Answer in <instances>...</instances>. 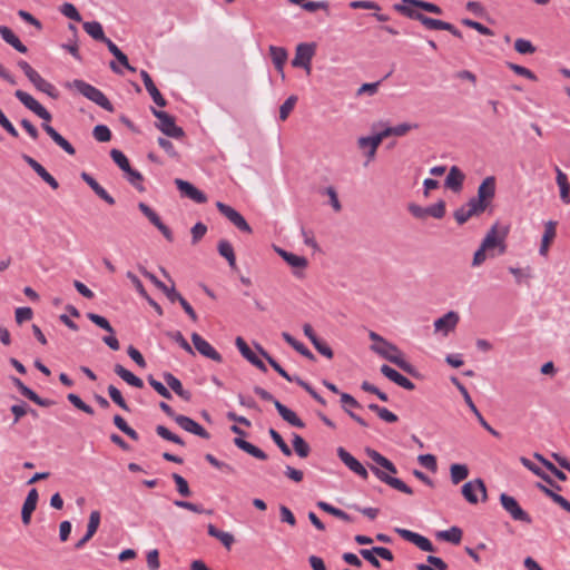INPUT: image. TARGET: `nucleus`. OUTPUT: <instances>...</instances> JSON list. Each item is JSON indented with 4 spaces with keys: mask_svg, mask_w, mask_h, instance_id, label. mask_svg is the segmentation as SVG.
Returning a JSON list of instances; mask_svg holds the SVG:
<instances>
[{
    "mask_svg": "<svg viewBox=\"0 0 570 570\" xmlns=\"http://www.w3.org/2000/svg\"><path fill=\"white\" fill-rule=\"evenodd\" d=\"M175 185L178 188V190L183 194V196L194 200L195 203L205 204L207 202V196L189 181L176 178Z\"/></svg>",
    "mask_w": 570,
    "mask_h": 570,
    "instance_id": "18",
    "label": "nucleus"
},
{
    "mask_svg": "<svg viewBox=\"0 0 570 570\" xmlns=\"http://www.w3.org/2000/svg\"><path fill=\"white\" fill-rule=\"evenodd\" d=\"M156 433L167 440V441H170L173 443H176L178 445H185V442L183 441V439L180 436H178L177 434L170 432L166 426L164 425H157L156 426Z\"/></svg>",
    "mask_w": 570,
    "mask_h": 570,
    "instance_id": "58",
    "label": "nucleus"
},
{
    "mask_svg": "<svg viewBox=\"0 0 570 570\" xmlns=\"http://www.w3.org/2000/svg\"><path fill=\"white\" fill-rule=\"evenodd\" d=\"M230 431L238 435L237 438L234 439V444L238 449L243 450L247 454H249L258 460H262V461L267 460V454L263 450H261L259 448L255 446L254 444H252L243 439V436L246 435V432L244 430H242L237 425H232Z\"/></svg>",
    "mask_w": 570,
    "mask_h": 570,
    "instance_id": "12",
    "label": "nucleus"
},
{
    "mask_svg": "<svg viewBox=\"0 0 570 570\" xmlns=\"http://www.w3.org/2000/svg\"><path fill=\"white\" fill-rule=\"evenodd\" d=\"M110 157L118 165V167L125 173L128 171L129 168L131 167L126 155L118 149H111Z\"/></svg>",
    "mask_w": 570,
    "mask_h": 570,
    "instance_id": "59",
    "label": "nucleus"
},
{
    "mask_svg": "<svg viewBox=\"0 0 570 570\" xmlns=\"http://www.w3.org/2000/svg\"><path fill=\"white\" fill-rule=\"evenodd\" d=\"M497 181L494 176H488L478 187L476 198L490 205L495 196Z\"/></svg>",
    "mask_w": 570,
    "mask_h": 570,
    "instance_id": "24",
    "label": "nucleus"
},
{
    "mask_svg": "<svg viewBox=\"0 0 570 570\" xmlns=\"http://www.w3.org/2000/svg\"><path fill=\"white\" fill-rule=\"evenodd\" d=\"M297 102V97L292 95L289 96L283 105L279 107V119L282 121L286 120L289 114L293 111L295 105Z\"/></svg>",
    "mask_w": 570,
    "mask_h": 570,
    "instance_id": "60",
    "label": "nucleus"
},
{
    "mask_svg": "<svg viewBox=\"0 0 570 570\" xmlns=\"http://www.w3.org/2000/svg\"><path fill=\"white\" fill-rule=\"evenodd\" d=\"M140 77L142 79V82L146 87V90L153 98L154 102L159 107H165L167 105L166 99L163 97L160 91L157 89L156 85L154 83L150 75L146 70H140Z\"/></svg>",
    "mask_w": 570,
    "mask_h": 570,
    "instance_id": "28",
    "label": "nucleus"
},
{
    "mask_svg": "<svg viewBox=\"0 0 570 570\" xmlns=\"http://www.w3.org/2000/svg\"><path fill=\"white\" fill-rule=\"evenodd\" d=\"M114 372L120 377L127 384L134 386V387H137V389H141L144 387V382L141 379H139L138 376H136L135 374H132L130 371H128L127 368H125L122 365L120 364H116L114 366Z\"/></svg>",
    "mask_w": 570,
    "mask_h": 570,
    "instance_id": "39",
    "label": "nucleus"
},
{
    "mask_svg": "<svg viewBox=\"0 0 570 570\" xmlns=\"http://www.w3.org/2000/svg\"><path fill=\"white\" fill-rule=\"evenodd\" d=\"M39 91L47 94L49 97L57 99L59 97V91L56 87L42 78L39 73L35 76V78L29 80Z\"/></svg>",
    "mask_w": 570,
    "mask_h": 570,
    "instance_id": "37",
    "label": "nucleus"
},
{
    "mask_svg": "<svg viewBox=\"0 0 570 570\" xmlns=\"http://www.w3.org/2000/svg\"><path fill=\"white\" fill-rule=\"evenodd\" d=\"M401 4L409 6L415 10L421 9L426 12H431V13H435V14H442V12H443L439 6H436L432 2L423 1V0H402Z\"/></svg>",
    "mask_w": 570,
    "mask_h": 570,
    "instance_id": "42",
    "label": "nucleus"
},
{
    "mask_svg": "<svg viewBox=\"0 0 570 570\" xmlns=\"http://www.w3.org/2000/svg\"><path fill=\"white\" fill-rule=\"evenodd\" d=\"M12 384L18 389V391L28 400L32 401L39 406L49 407L55 404L52 400L40 397L35 391L28 387L20 379L16 376H10Z\"/></svg>",
    "mask_w": 570,
    "mask_h": 570,
    "instance_id": "17",
    "label": "nucleus"
},
{
    "mask_svg": "<svg viewBox=\"0 0 570 570\" xmlns=\"http://www.w3.org/2000/svg\"><path fill=\"white\" fill-rule=\"evenodd\" d=\"M0 35L2 39L12 46L17 51L21 53H26L28 51L27 47L20 41V39L13 33V31L6 26H0Z\"/></svg>",
    "mask_w": 570,
    "mask_h": 570,
    "instance_id": "36",
    "label": "nucleus"
},
{
    "mask_svg": "<svg viewBox=\"0 0 570 570\" xmlns=\"http://www.w3.org/2000/svg\"><path fill=\"white\" fill-rule=\"evenodd\" d=\"M417 127H419L417 124H407V122L399 124L393 127H385L382 131H380L377 134L376 139H380V138L384 139L390 136L402 137V136H405L410 130L416 129Z\"/></svg>",
    "mask_w": 570,
    "mask_h": 570,
    "instance_id": "31",
    "label": "nucleus"
},
{
    "mask_svg": "<svg viewBox=\"0 0 570 570\" xmlns=\"http://www.w3.org/2000/svg\"><path fill=\"white\" fill-rule=\"evenodd\" d=\"M510 227L495 223L487 233L482 240V245L489 250L499 248V254H504L507 250L505 239L509 235Z\"/></svg>",
    "mask_w": 570,
    "mask_h": 570,
    "instance_id": "4",
    "label": "nucleus"
},
{
    "mask_svg": "<svg viewBox=\"0 0 570 570\" xmlns=\"http://www.w3.org/2000/svg\"><path fill=\"white\" fill-rule=\"evenodd\" d=\"M394 10L410 19L420 21L429 30H444L446 27L445 21L430 18L419 10H415L405 4H394Z\"/></svg>",
    "mask_w": 570,
    "mask_h": 570,
    "instance_id": "6",
    "label": "nucleus"
},
{
    "mask_svg": "<svg viewBox=\"0 0 570 570\" xmlns=\"http://www.w3.org/2000/svg\"><path fill=\"white\" fill-rule=\"evenodd\" d=\"M395 532L402 539L415 544L422 551H425V552H434L435 551V547L432 544V542L428 538H425L416 532H413L407 529H401V528H396Z\"/></svg>",
    "mask_w": 570,
    "mask_h": 570,
    "instance_id": "15",
    "label": "nucleus"
},
{
    "mask_svg": "<svg viewBox=\"0 0 570 570\" xmlns=\"http://www.w3.org/2000/svg\"><path fill=\"white\" fill-rule=\"evenodd\" d=\"M276 253L292 267L304 269L308 265V261L304 256L295 255L282 248H276Z\"/></svg>",
    "mask_w": 570,
    "mask_h": 570,
    "instance_id": "34",
    "label": "nucleus"
},
{
    "mask_svg": "<svg viewBox=\"0 0 570 570\" xmlns=\"http://www.w3.org/2000/svg\"><path fill=\"white\" fill-rule=\"evenodd\" d=\"M521 463L528 468L530 471H532L535 475H538L540 479H542L547 484H549L551 488H553L557 491H561L562 488L546 472H543L538 465H535L533 462H531L529 459L522 456L520 459Z\"/></svg>",
    "mask_w": 570,
    "mask_h": 570,
    "instance_id": "33",
    "label": "nucleus"
},
{
    "mask_svg": "<svg viewBox=\"0 0 570 570\" xmlns=\"http://www.w3.org/2000/svg\"><path fill=\"white\" fill-rule=\"evenodd\" d=\"M60 12L73 21L81 22V20H82L80 13L78 12L77 8L72 3L65 2L60 7Z\"/></svg>",
    "mask_w": 570,
    "mask_h": 570,
    "instance_id": "64",
    "label": "nucleus"
},
{
    "mask_svg": "<svg viewBox=\"0 0 570 570\" xmlns=\"http://www.w3.org/2000/svg\"><path fill=\"white\" fill-rule=\"evenodd\" d=\"M381 373L385 377H387L389 380H391L392 382H394L395 384H397L399 386H401L407 391H413L415 389V385L413 382H411L407 377H405L404 375L399 373L396 370L392 368L391 366H389L386 364L381 366Z\"/></svg>",
    "mask_w": 570,
    "mask_h": 570,
    "instance_id": "26",
    "label": "nucleus"
},
{
    "mask_svg": "<svg viewBox=\"0 0 570 570\" xmlns=\"http://www.w3.org/2000/svg\"><path fill=\"white\" fill-rule=\"evenodd\" d=\"M407 209L415 218L419 219H425L428 216L441 219L445 215V202L441 199L428 207H422L417 204L411 203L409 204Z\"/></svg>",
    "mask_w": 570,
    "mask_h": 570,
    "instance_id": "8",
    "label": "nucleus"
},
{
    "mask_svg": "<svg viewBox=\"0 0 570 570\" xmlns=\"http://www.w3.org/2000/svg\"><path fill=\"white\" fill-rule=\"evenodd\" d=\"M207 531L210 537L218 539L225 548L230 549L234 543L233 534L217 529L214 524H208Z\"/></svg>",
    "mask_w": 570,
    "mask_h": 570,
    "instance_id": "45",
    "label": "nucleus"
},
{
    "mask_svg": "<svg viewBox=\"0 0 570 570\" xmlns=\"http://www.w3.org/2000/svg\"><path fill=\"white\" fill-rule=\"evenodd\" d=\"M316 45L311 42H302L297 45L295 57L292 60V66L295 68H304L307 73L311 72V61L315 55Z\"/></svg>",
    "mask_w": 570,
    "mask_h": 570,
    "instance_id": "9",
    "label": "nucleus"
},
{
    "mask_svg": "<svg viewBox=\"0 0 570 570\" xmlns=\"http://www.w3.org/2000/svg\"><path fill=\"white\" fill-rule=\"evenodd\" d=\"M368 410L376 413L381 420H383L387 423H395L399 420L397 416L393 412H391L386 407H381L375 403L368 404Z\"/></svg>",
    "mask_w": 570,
    "mask_h": 570,
    "instance_id": "50",
    "label": "nucleus"
},
{
    "mask_svg": "<svg viewBox=\"0 0 570 570\" xmlns=\"http://www.w3.org/2000/svg\"><path fill=\"white\" fill-rule=\"evenodd\" d=\"M500 502L503 509L511 515L515 521H521L530 524L532 522L531 517L527 513L518 503V501L507 493L500 495Z\"/></svg>",
    "mask_w": 570,
    "mask_h": 570,
    "instance_id": "11",
    "label": "nucleus"
},
{
    "mask_svg": "<svg viewBox=\"0 0 570 570\" xmlns=\"http://www.w3.org/2000/svg\"><path fill=\"white\" fill-rule=\"evenodd\" d=\"M372 350L377 353L379 355H381L382 357H384L385 360L390 361L391 363L395 364L396 366H399L401 370H403L405 373L412 375V376H416L417 375V372L415 370V367L409 363L407 361H405L401 355H400V352H393L389 348H386L384 345L380 344V345H372Z\"/></svg>",
    "mask_w": 570,
    "mask_h": 570,
    "instance_id": "7",
    "label": "nucleus"
},
{
    "mask_svg": "<svg viewBox=\"0 0 570 570\" xmlns=\"http://www.w3.org/2000/svg\"><path fill=\"white\" fill-rule=\"evenodd\" d=\"M476 491H480L482 494V500H487V488L481 479H475L473 481H469L463 484L462 487V494L465 498V500L471 503L475 504L478 503L479 499L476 497Z\"/></svg>",
    "mask_w": 570,
    "mask_h": 570,
    "instance_id": "16",
    "label": "nucleus"
},
{
    "mask_svg": "<svg viewBox=\"0 0 570 570\" xmlns=\"http://www.w3.org/2000/svg\"><path fill=\"white\" fill-rule=\"evenodd\" d=\"M171 303L178 302L183 309L186 312V314L190 317L193 322L197 321V314L191 307V305L177 292L171 291Z\"/></svg>",
    "mask_w": 570,
    "mask_h": 570,
    "instance_id": "52",
    "label": "nucleus"
},
{
    "mask_svg": "<svg viewBox=\"0 0 570 570\" xmlns=\"http://www.w3.org/2000/svg\"><path fill=\"white\" fill-rule=\"evenodd\" d=\"M534 458L542 463L544 468H547L557 479L560 481H566L567 475L559 470L553 463H551L549 460H547L543 455L535 453Z\"/></svg>",
    "mask_w": 570,
    "mask_h": 570,
    "instance_id": "54",
    "label": "nucleus"
},
{
    "mask_svg": "<svg viewBox=\"0 0 570 570\" xmlns=\"http://www.w3.org/2000/svg\"><path fill=\"white\" fill-rule=\"evenodd\" d=\"M219 255L225 257L232 268L236 267V256L232 244L226 239H220L217 246Z\"/></svg>",
    "mask_w": 570,
    "mask_h": 570,
    "instance_id": "43",
    "label": "nucleus"
},
{
    "mask_svg": "<svg viewBox=\"0 0 570 570\" xmlns=\"http://www.w3.org/2000/svg\"><path fill=\"white\" fill-rule=\"evenodd\" d=\"M67 399L78 410H80L89 415H92L95 413L94 409L90 405H88L87 403H85L80 399V396H78L77 394L70 393V394H68Z\"/></svg>",
    "mask_w": 570,
    "mask_h": 570,
    "instance_id": "62",
    "label": "nucleus"
},
{
    "mask_svg": "<svg viewBox=\"0 0 570 570\" xmlns=\"http://www.w3.org/2000/svg\"><path fill=\"white\" fill-rule=\"evenodd\" d=\"M465 175L458 166H452L445 178L444 186L454 193L461 191Z\"/></svg>",
    "mask_w": 570,
    "mask_h": 570,
    "instance_id": "29",
    "label": "nucleus"
},
{
    "mask_svg": "<svg viewBox=\"0 0 570 570\" xmlns=\"http://www.w3.org/2000/svg\"><path fill=\"white\" fill-rule=\"evenodd\" d=\"M14 96L26 108L43 120L41 124L42 129L61 149L71 156L76 154L75 147L49 124L52 120V116L39 101L20 89L16 90Z\"/></svg>",
    "mask_w": 570,
    "mask_h": 570,
    "instance_id": "1",
    "label": "nucleus"
},
{
    "mask_svg": "<svg viewBox=\"0 0 570 570\" xmlns=\"http://www.w3.org/2000/svg\"><path fill=\"white\" fill-rule=\"evenodd\" d=\"M216 208L218 212L225 216L237 229H239L243 233L252 234L253 229L246 222V219L243 217L240 213H238L235 208L232 206L217 202Z\"/></svg>",
    "mask_w": 570,
    "mask_h": 570,
    "instance_id": "10",
    "label": "nucleus"
},
{
    "mask_svg": "<svg viewBox=\"0 0 570 570\" xmlns=\"http://www.w3.org/2000/svg\"><path fill=\"white\" fill-rule=\"evenodd\" d=\"M87 317L100 328L105 330L110 334H115L114 327L110 325L109 321L106 317L91 312L87 313Z\"/></svg>",
    "mask_w": 570,
    "mask_h": 570,
    "instance_id": "57",
    "label": "nucleus"
},
{
    "mask_svg": "<svg viewBox=\"0 0 570 570\" xmlns=\"http://www.w3.org/2000/svg\"><path fill=\"white\" fill-rule=\"evenodd\" d=\"M38 498L37 489L33 488L28 492L21 510V520L24 525H28L31 521V514L37 508Z\"/></svg>",
    "mask_w": 570,
    "mask_h": 570,
    "instance_id": "27",
    "label": "nucleus"
},
{
    "mask_svg": "<svg viewBox=\"0 0 570 570\" xmlns=\"http://www.w3.org/2000/svg\"><path fill=\"white\" fill-rule=\"evenodd\" d=\"M85 31L97 41L107 40L102 26L98 21L83 22Z\"/></svg>",
    "mask_w": 570,
    "mask_h": 570,
    "instance_id": "47",
    "label": "nucleus"
},
{
    "mask_svg": "<svg viewBox=\"0 0 570 570\" xmlns=\"http://www.w3.org/2000/svg\"><path fill=\"white\" fill-rule=\"evenodd\" d=\"M175 422L185 431L193 433L202 439H209L210 434L196 421L186 415L175 416Z\"/></svg>",
    "mask_w": 570,
    "mask_h": 570,
    "instance_id": "21",
    "label": "nucleus"
},
{
    "mask_svg": "<svg viewBox=\"0 0 570 570\" xmlns=\"http://www.w3.org/2000/svg\"><path fill=\"white\" fill-rule=\"evenodd\" d=\"M100 519L101 517L98 510H95L90 513L85 535L75 543L76 550L82 549L86 543L96 534L100 524Z\"/></svg>",
    "mask_w": 570,
    "mask_h": 570,
    "instance_id": "22",
    "label": "nucleus"
},
{
    "mask_svg": "<svg viewBox=\"0 0 570 570\" xmlns=\"http://www.w3.org/2000/svg\"><path fill=\"white\" fill-rule=\"evenodd\" d=\"M293 448L296 452V454L299 456V458H307L309 452H311V448L309 445L307 444V442L298 434L294 433L293 434Z\"/></svg>",
    "mask_w": 570,
    "mask_h": 570,
    "instance_id": "51",
    "label": "nucleus"
},
{
    "mask_svg": "<svg viewBox=\"0 0 570 570\" xmlns=\"http://www.w3.org/2000/svg\"><path fill=\"white\" fill-rule=\"evenodd\" d=\"M235 344L243 357H245L250 364L256 366L262 372H267L265 363L250 350L243 337H236Z\"/></svg>",
    "mask_w": 570,
    "mask_h": 570,
    "instance_id": "23",
    "label": "nucleus"
},
{
    "mask_svg": "<svg viewBox=\"0 0 570 570\" xmlns=\"http://www.w3.org/2000/svg\"><path fill=\"white\" fill-rule=\"evenodd\" d=\"M141 274L148 278L150 282H153V284L158 288L160 289L166 296L167 298L171 302V291H176L175 286L173 285L171 287H168L165 283H163L161 281H159L153 273L148 272L145 267H140L139 268Z\"/></svg>",
    "mask_w": 570,
    "mask_h": 570,
    "instance_id": "44",
    "label": "nucleus"
},
{
    "mask_svg": "<svg viewBox=\"0 0 570 570\" xmlns=\"http://www.w3.org/2000/svg\"><path fill=\"white\" fill-rule=\"evenodd\" d=\"M462 530L459 527H451L449 530L436 533L438 539L459 544L462 540Z\"/></svg>",
    "mask_w": 570,
    "mask_h": 570,
    "instance_id": "46",
    "label": "nucleus"
},
{
    "mask_svg": "<svg viewBox=\"0 0 570 570\" xmlns=\"http://www.w3.org/2000/svg\"><path fill=\"white\" fill-rule=\"evenodd\" d=\"M108 394L110 396V399L119 406L121 407L122 410L125 411H130L127 402L125 401V399L122 397L120 391L114 386V385H109L108 386Z\"/></svg>",
    "mask_w": 570,
    "mask_h": 570,
    "instance_id": "63",
    "label": "nucleus"
},
{
    "mask_svg": "<svg viewBox=\"0 0 570 570\" xmlns=\"http://www.w3.org/2000/svg\"><path fill=\"white\" fill-rule=\"evenodd\" d=\"M127 180L138 190V191H145V187L142 185L144 177L142 175L134 169L129 168L128 171L125 173Z\"/></svg>",
    "mask_w": 570,
    "mask_h": 570,
    "instance_id": "56",
    "label": "nucleus"
},
{
    "mask_svg": "<svg viewBox=\"0 0 570 570\" xmlns=\"http://www.w3.org/2000/svg\"><path fill=\"white\" fill-rule=\"evenodd\" d=\"M191 342L195 348L205 357L210 358L217 363L223 362L222 355L198 333L191 334Z\"/></svg>",
    "mask_w": 570,
    "mask_h": 570,
    "instance_id": "19",
    "label": "nucleus"
},
{
    "mask_svg": "<svg viewBox=\"0 0 570 570\" xmlns=\"http://www.w3.org/2000/svg\"><path fill=\"white\" fill-rule=\"evenodd\" d=\"M514 50L520 55H533L537 48L530 40L518 38L514 41Z\"/></svg>",
    "mask_w": 570,
    "mask_h": 570,
    "instance_id": "53",
    "label": "nucleus"
},
{
    "mask_svg": "<svg viewBox=\"0 0 570 570\" xmlns=\"http://www.w3.org/2000/svg\"><path fill=\"white\" fill-rule=\"evenodd\" d=\"M469 475V468L465 464L454 463L450 466V476L453 484H459Z\"/></svg>",
    "mask_w": 570,
    "mask_h": 570,
    "instance_id": "48",
    "label": "nucleus"
},
{
    "mask_svg": "<svg viewBox=\"0 0 570 570\" xmlns=\"http://www.w3.org/2000/svg\"><path fill=\"white\" fill-rule=\"evenodd\" d=\"M282 337L284 338V341L287 344H289L301 355L305 356L306 358H308L311 361H315L314 354L303 343L295 340L289 333L283 332Z\"/></svg>",
    "mask_w": 570,
    "mask_h": 570,
    "instance_id": "41",
    "label": "nucleus"
},
{
    "mask_svg": "<svg viewBox=\"0 0 570 570\" xmlns=\"http://www.w3.org/2000/svg\"><path fill=\"white\" fill-rule=\"evenodd\" d=\"M163 377L166 382V384L184 401H190L191 400V393L188 390H185L183 387L181 382L171 373L165 372L163 374Z\"/></svg>",
    "mask_w": 570,
    "mask_h": 570,
    "instance_id": "32",
    "label": "nucleus"
},
{
    "mask_svg": "<svg viewBox=\"0 0 570 570\" xmlns=\"http://www.w3.org/2000/svg\"><path fill=\"white\" fill-rule=\"evenodd\" d=\"M268 50L275 68L279 72H283L284 65L288 57L286 49L283 47L269 46Z\"/></svg>",
    "mask_w": 570,
    "mask_h": 570,
    "instance_id": "40",
    "label": "nucleus"
},
{
    "mask_svg": "<svg viewBox=\"0 0 570 570\" xmlns=\"http://www.w3.org/2000/svg\"><path fill=\"white\" fill-rule=\"evenodd\" d=\"M556 226H557V223L552 222V220H549L544 226V233H543L540 249H539V253L542 256H547L549 246L556 237Z\"/></svg>",
    "mask_w": 570,
    "mask_h": 570,
    "instance_id": "35",
    "label": "nucleus"
},
{
    "mask_svg": "<svg viewBox=\"0 0 570 570\" xmlns=\"http://www.w3.org/2000/svg\"><path fill=\"white\" fill-rule=\"evenodd\" d=\"M22 159L37 173V175L39 177H41V179L43 181H46L52 189H58L59 188V183L57 181V179L47 171V169L40 164L38 163L36 159H33L32 157L28 156V155H23L22 156Z\"/></svg>",
    "mask_w": 570,
    "mask_h": 570,
    "instance_id": "25",
    "label": "nucleus"
},
{
    "mask_svg": "<svg viewBox=\"0 0 570 570\" xmlns=\"http://www.w3.org/2000/svg\"><path fill=\"white\" fill-rule=\"evenodd\" d=\"M370 470L373 472V474L382 482L387 484L389 487L405 493V494H413L412 488H410L406 483H404L401 479L394 478L390 474H387L385 471L381 470L376 465H368Z\"/></svg>",
    "mask_w": 570,
    "mask_h": 570,
    "instance_id": "13",
    "label": "nucleus"
},
{
    "mask_svg": "<svg viewBox=\"0 0 570 570\" xmlns=\"http://www.w3.org/2000/svg\"><path fill=\"white\" fill-rule=\"evenodd\" d=\"M81 178L95 191V194L98 197L104 199L109 205H114L115 204V198L112 196H110L107 193V190L104 187H101L91 175H89L88 173L83 171V173H81Z\"/></svg>",
    "mask_w": 570,
    "mask_h": 570,
    "instance_id": "30",
    "label": "nucleus"
},
{
    "mask_svg": "<svg viewBox=\"0 0 570 570\" xmlns=\"http://www.w3.org/2000/svg\"><path fill=\"white\" fill-rule=\"evenodd\" d=\"M256 348L258 353L268 362V364L286 381L288 382H295L297 379H301L299 376H292L289 375L281 365L278 362H276L261 345H256Z\"/></svg>",
    "mask_w": 570,
    "mask_h": 570,
    "instance_id": "38",
    "label": "nucleus"
},
{
    "mask_svg": "<svg viewBox=\"0 0 570 570\" xmlns=\"http://www.w3.org/2000/svg\"><path fill=\"white\" fill-rule=\"evenodd\" d=\"M70 88H75L79 94H81L87 99L91 100L102 109L112 112L114 106L109 101V99L105 96V94L99 90L98 88L91 86L90 83L80 80L75 79L70 85Z\"/></svg>",
    "mask_w": 570,
    "mask_h": 570,
    "instance_id": "2",
    "label": "nucleus"
},
{
    "mask_svg": "<svg viewBox=\"0 0 570 570\" xmlns=\"http://www.w3.org/2000/svg\"><path fill=\"white\" fill-rule=\"evenodd\" d=\"M337 456L340 460L355 474H357L361 479L367 480L368 479V472L365 469V466L355 459L348 451H346L344 448L340 446L336 450Z\"/></svg>",
    "mask_w": 570,
    "mask_h": 570,
    "instance_id": "14",
    "label": "nucleus"
},
{
    "mask_svg": "<svg viewBox=\"0 0 570 570\" xmlns=\"http://www.w3.org/2000/svg\"><path fill=\"white\" fill-rule=\"evenodd\" d=\"M153 115L158 119L156 127L166 136L175 139L185 137V131L181 127L175 124V118L166 111L158 110L154 107L150 108Z\"/></svg>",
    "mask_w": 570,
    "mask_h": 570,
    "instance_id": "5",
    "label": "nucleus"
},
{
    "mask_svg": "<svg viewBox=\"0 0 570 570\" xmlns=\"http://www.w3.org/2000/svg\"><path fill=\"white\" fill-rule=\"evenodd\" d=\"M459 321V314L454 311H450L434 322V330L446 336L450 332L455 330Z\"/></svg>",
    "mask_w": 570,
    "mask_h": 570,
    "instance_id": "20",
    "label": "nucleus"
},
{
    "mask_svg": "<svg viewBox=\"0 0 570 570\" xmlns=\"http://www.w3.org/2000/svg\"><path fill=\"white\" fill-rule=\"evenodd\" d=\"M464 206L472 216H478V215L484 213L487 210V208L489 207L488 205H485L482 200H480L476 197H472L471 199H469V202Z\"/></svg>",
    "mask_w": 570,
    "mask_h": 570,
    "instance_id": "55",
    "label": "nucleus"
},
{
    "mask_svg": "<svg viewBox=\"0 0 570 570\" xmlns=\"http://www.w3.org/2000/svg\"><path fill=\"white\" fill-rule=\"evenodd\" d=\"M254 393L264 401L273 402L278 414L285 422L297 429L305 428V423L297 416V414L287 406H285L284 404H282L278 400H276L268 391L264 390L261 386H255Z\"/></svg>",
    "mask_w": 570,
    "mask_h": 570,
    "instance_id": "3",
    "label": "nucleus"
},
{
    "mask_svg": "<svg viewBox=\"0 0 570 570\" xmlns=\"http://www.w3.org/2000/svg\"><path fill=\"white\" fill-rule=\"evenodd\" d=\"M426 561L429 564H416L417 570H448V563L441 558L435 556H428Z\"/></svg>",
    "mask_w": 570,
    "mask_h": 570,
    "instance_id": "49",
    "label": "nucleus"
},
{
    "mask_svg": "<svg viewBox=\"0 0 570 570\" xmlns=\"http://www.w3.org/2000/svg\"><path fill=\"white\" fill-rule=\"evenodd\" d=\"M268 433H269V436L272 438V440L279 448V450L282 451V453L284 455H286V456L292 455L291 448L286 444V442L284 441L282 435L276 430L269 429Z\"/></svg>",
    "mask_w": 570,
    "mask_h": 570,
    "instance_id": "61",
    "label": "nucleus"
}]
</instances>
